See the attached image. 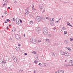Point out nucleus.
I'll use <instances>...</instances> for the list:
<instances>
[{
    "mask_svg": "<svg viewBox=\"0 0 73 73\" xmlns=\"http://www.w3.org/2000/svg\"><path fill=\"white\" fill-rule=\"evenodd\" d=\"M43 33L44 35H46L48 33V28L45 27L43 29Z\"/></svg>",
    "mask_w": 73,
    "mask_h": 73,
    "instance_id": "obj_1",
    "label": "nucleus"
},
{
    "mask_svg": "<svg viewBox=\"0 0 73 73\" xmlns=\"http://www.w3.org/2000/svg\"><path fill=\"white\" fill-rule=\"evenodd\" d=\"M41 16H38L36 18V21H41Z\"/></svg>",
    "mask_w": 73,
    "mask_h": 73,
    "instance_id": "obj_2",
    "label": "nucleus"
},
{
    "mask_svg": "<svg viewBox=\"0 0 73 73\" xmlns=\"http://www.w3.org/2000/svg\"><path fill=\"white\" fill-rule=\"evenodd\" d=\"M30 41L33 43V44H36V40H35V39H33V38H31L30 39Z\"/></svg>",
    "mask_w": 73,
    "mask_h": 73,
    "instance_id": "obj_3",
    "label": "nucleus"
},
{
    "mask_svg": "<svg viewBox=\"0 0 73 73\" xmlns=\"http://www.w3.org/2000/svg\"><path fill=\"white\" fill-rule=\"evenodd\" d=\"M13 59L15 62H17V60H18V59L17 58H16L15 56H13Z\"/></svg>",
    "mask_w": 73,
    "mask_h": 73,
    "instance_id": "obj_4",
    "label": "nucleus"
},
{
    "mask_svg": "<svg viewBox=\"0 0 73 73\" xmlns=\"http://www.w3.org/2000/svg\"><path fill=\"white\" fill-rule=\"evenodd\" d=\"M15 38L17 39H18V40H21V38L20 37L19 35L16 34L15 35Z\"/></svg>",
    "mask_w": 73,
    "mask_h": 73,
    "instance_id": "obj_5",
    "label": "nucleus"
},
{
    "mask_svg": "<svg viewBox=\"0 0 73 73\" xmlns=\"http://www.w3.org/2000/svg\"><path fill=\"white\" fill-rule=\"evenodd\" d=\"M64 55H65V56H69V54L67 52H64Z\"/></svg>",
    "mask_w": 73,
    "mask_h": 73,
    "instance_id": "obj_6",
    "label": "nucleus"
},
{
    "mask_svg": "<svg viewBox=\"0 0 73 73\" xmlns=\"http://www.w3.org/2000/svg\"><path fill=\"white\" fill-rule=\"evenodd\" d=\"M50 20L49 21H50V22H52L53 21H54V19L53 18H51L49 19Z\"/></svg>",
    "mask_w": 73,
    "mask_h": 73,
    "instance_id": "obj_7",
    "label": "nucleus"
},
{
    "mask_svg": "<svg viewBox=\"0 0 73 73\" xmlns=\"http://www.w3.org/2000/svg\"><path fill=\"white\" fill-rule=\"evenodd\" d=\"M29 11L28 10H26L25 11V13L26 14V15H28V14H29Z\"/></svg>",
    "mask_w": 73,
    "mask_h": 73,
    "instance_id": "obj_8",
    "label": "nucleus"
},
{
    "mask_svg": "<svg viewBox=\"0 0 73 73\" xmlns=\"http://www.w3.org/2000/svg\"><path fill=\"white\" fill-rule=\"evenodd\" d=\"M40 28L39 27H38L36 29V31H37L38 32H39L40 31Z\"/></svg>",
    "mask_w": 73,
    "mask_h": 73,
    "instance_id": "obj_9",
    "label": "nucleus"
},
{
    "mask_svg": "<svg viewBox=\"0 0 73 73\" xmlns=\"http://www.w3.org/2000/svg\"><path fill=\"white\" fill-rule=\"evenodd\" d=\"M60 53H61V55H64V52L63 51L61 50L60 51Z\"/></svg>",
    "mask_w": 73,
    "mask_h": 73,
    "instance_id": "obj_10",
    "label": "nucleus"
},
{
    "mask_svg": "<svg viewBox=\"0 0 73 73\" xmlns=\"http://www.w3.org/2000/svg\"><path fill=\"white\" fill-rule=\"evenodd\" d=\"M64 42L65 44H68V43H69V41L67 40H65L64 41Z\"/></svg>",
    "mask_w": 73,
    "mask_h": 73,
    "instance_id": "obj_11",
    "label": "nucleus"
},
{
    "mask_svg": "<svg viewBox=\"0 0 73 73\" xmlns=\"http://www.w3.org/2000/svg\"><path fill=\"white\" fill-rule=\"evenodd\" d=\"M72 62H73V60H70L69 61V63H68L69 64V65H70H70H71Z\"/></svg>",
    "mask_w": 73,
    "mask_h": 73,
    "instance_id": "obj_12",
    "label": "nucleus"
},
{
    "mask_svg": "<svg viewBox=\"0 0 73 73\" xmlns=\"http://www.w3.org/2000/svg\"><path fill=\"white\" fill-rule=\"evenodd\" d=\"M59 71V73H64V70H58Z\"/></svg>",
    "mask_w": 73,
    "mask_h": 73,
    "instance_id": "obj_13",
    "label": "nucleus"
},
{
    "mask_svg": "<svg viewBox=\"0 0 73 73\" xmlns=\"http://www.w3.org/2000/svg\"><path fill=\"white\" fill-rule=\"evenodd\" d=\"M50 25H52V26H54V23L53 22H51V23H50Z\"/></svg>",
    "mask_w": 73,
    "mask_h": 73,
    "instance_id": "obj_14",
    "label": "nucleus"
},
{
    "mask_svg": "<svg viewBox=\"0 0 73 73\" xmlns=\"http://www.w3.org/2000/svg\"><path fill=\"white\" fill-rule=\"evenodd\" d=\"M16 23L17 25H18L20 24V22H19V21H16Z\"/></svg>",
    "mask_w": 73,
    "mask_h": 73,
    "instance_id": "obj_15",
    "label": "nucleus"
},
{
    "mask_svg": "<svg viewBox=\"0 0 73 73\" xmlns=\"http://www.w3.org/2000/svg\"><path fill=\"white\" fill-rule=\"evenodd\" d=\"M19 47H17L15 48V49H16V50H17V51H19Z\"/></svg>",
    "mask_w": 73,
    "mask_h": 73,
    "instance_id": "obj_16",
    "label": "nucleus"
},
{
    "mask_svg": "<svg viewBox=\"0 0 73 73\" xmlns=\"http://www.w3.org/2000/svg\"><path fill=\"white\" fill-rule=\"evenodd\" d=\"M39 8H40V9H41V10H42V7L41 6L39 5Z\"/></svg>",
    "mask_w": 73,
    "mask_h": 73,
    "instance_id": "obj_17",
    "label": "nucleus"
},
{
    "mask_svg": "<svg viewBox=\"0 0 73 73\" xmlns=\"http://www.w3.org/2000/svg\"><path fill=\"white\" fill-rule=\"evenodd\" d=\"M65 66H70V65H69V64H65Z\"/></svg>",
    "mask_w": 73,
    "mask_h": 73,
    "instance_id": "obj_18",
    "label": "nucleus"
},
{
    "mask_svg": "<svg viewBox=\"0 0 73 73\" xmlns=\"http://www.w3.org/2000/svg\"><path fill=\"white\" fill-rule=\"evenodd\" d=\"M5 64V62H4V61H2V62H1V64L3 65V64Z\"/></svg>",
    "mask_w": 73,
    "mask_h": 73,
    "instance_id": "obj_19",
    "label": "nucleus"
},
{
    "mask_svg": "<svg viewBox=\"0 0 73 73\" xmlns=\"http://www.w3.org/2000/svg\"><path fill=\"white\" fill-rule=\"evenodd\" d=\"M52 56H55V54H54V52H52Z\"/></svg>",
    "mask_w": 73,
    "mask_h": 73,
    "instance_id": "obj_20",
    "label": "nucleus"
},
{
    "mask_svg": "<svg viewBox=\"0 0 73 73\" xmlns=\"http://www.w3.org/2000/svg\"><path fill=\"white\" fill-rule=\"evenodd\" d=\"M16 20L17 21H19L20 20V18H17L16 19Z\"/></svg>",
    "mask_w": 73,
    "mask_h": 73,
    "instance_id": "obj_21",
    "label": "nucleus"
},
{
    "mask_svg": "<svg viewBox=\"0 0 73 73\" xmlns=\"http://www.w3.org/2000/svg\"><path fill=\"white\" fill-rule=\"evenodd\" d=\"M30 24L32 25L33 24V22L32 21H31L30 22Z\"/></svg>",
    "mask_w": 73,
    "mask_h": 73,
    "instance_id": "obj_22",
    "label": "nucleus"
},
{
    "mask_svg": "<svg viewBox=\"0 0 73 73\" xmlns=\"http://www.w3.org/2000/svg\"><path fill=\"white\" fill-rule=\"evenodd\" d=\"M12 31L13 32H15L16 31V29H13L12 30Z\"/></svg>",
    "mask_w": 73,
    "mask_h": 73,
    "instance_id": "obj_23",
    "label": "nucleus"
},
{
    "mask_svg": "<svg viewBox=\"0 0 73 73\" xmlns=\"http://www.w3.org/2000/svg\"><path fill=\"white\" fill-rule=\"evenodd\" d=\"M48 36L49 37H52V35L51 34H48Z\"/></svg>",
    "mask_w": 73,
    "mask_h": 73,
    "instance_id": "obj_24",
    "label": "nucleus"
},
{
    "mask_svg": "<svg viewBox=\"0 0 73 73\" xmlns=\"http://www.w3.org/2000/svg\"><path fill=\"white\" fill-rule=\"evenodd\" d=\"M44 66H48V64L46 63H45L44 64Z\"/></svg>",
    "mask_w": 73,
    "mask_h": 73,
    "instance_id": "obj_25",
    "label": "nucleus"
},
{
    "mask_svg": "<svg viewBox=\"0 0 73 73\" xmlns=\"http://www.w3.org/2000/svg\"><path fill=\"white\" fill-rule=\"evenodd\" d=\"M22 71H23L22 70H19V72H18V73H20H20H21V72H22Z\"/></svg>",
    "mask_w": 73,
    "mask_h": 73,
    "instance_id": "obj_26",
    "label": "nucleus"
},
{
    "mask_svg": "<svg viewBox=\"0 0 73 73\" xmlns=\"http://www.w3.org/2000/svg\"><path fill=\"white\" fill-rule=\"evenodd\" d=\"M62 29L63 30H65L66 29V28L65 27H63L62 28Z\"/></svg>",
    "mask_w": 73,
    "mask_h": 73,
    "instance_id": "obj_27",
    "label": "nucleus"
},
{
    "mask_svg": "<svg viewBox=\"0 0 73 73\" xmlns=\"http://www.w3.org/2000/svg\"><path fill=\"white\" fill-rule=\"evenodd\" d=\"M46 41H47L48 42H49V39H46L45 40Z\"/></svg>",
    "mask_w": 73,
    "mask_h": 73,
    "instance_id": "obj_28",
    "label": "nucleus"
},
{
    "mask_svg": "<svg viewBox=\"0 0 73 73\" xmlns=\"http://www.w3.org/2000/svg\"><path fill=\"white\" fill-rule=\"evenodd\" d=\"M64 35H65V34H66V33H67V32H66V31H64Z\"/></svg>",
    "mask_w": 73,
    "mask_h": 73,
    "instance_id": "obj_29",
    "label": "nucleus"
},
{
    "mask_svg": "<svg viewBox=\"0 0 73 73\" xmlns=\"http://www.w3.org/2000/svg\"><path fill=\"white\" fill-rule=\"evenodd\" d=\"M36 59L37 60H39V58H38V57L36 56Z\"/></svg>",
    "mask_w": 73,
    "mask_h": 73,
    "instance_id": "obj_30",
    "label": "nucleus"
},
{
    "mask_svg": "<svg viewBox=\"0 0 73 73\" xmlns=\"http://www.w3.org/2000/svg\"><path fill=\"white\" fill-rule=\"evenodd\" d=\"M67 25H69V26H70V23H69V22L67 23Z\"/></svg>",
    "mask_w": 73,
    "mask_h": 73,
    "instance_id": "obj_31",
    "label": "nucleus"
},
{
    "mask_svg": "<svg viewBox=\"0 0 73 73\" xmlns=\"http://www.w3.org/2000/svg\"><path fill=\"white\" fill-rule=\"evenodd\" d=\"M32 9L33 11H35V8H32Z\"/></svg>",
    "mask_w": 73,
    "mask_h": 73,
    "instance_id": "obj_32",
    "label": "nucleus"
},
{
    "mask_svg": "<svg viewBox=\"0 0 73 73\" xmlns=\"http://www.w3.org/2000/svg\"><path fill=\"white\" fill-rule=\"evenodd\" d=\"M22 20H21V19H20V23H21V24L22 23Z\"/></svg>",
    "mask_w": 73,
    "mask_h": 73,
    "instance_id": "obj_33",
    "label": "nucleus"
},
{
    "mask_svg": "<svg viewBox=\"0 0 73 73\" xmlns=\"http://www.w3.org/2000/svg\"><path fill=\"white\" fill-rule=\"evenodd\" d=\"M70 66H73V62H72L71 64H70Z\"/></svg>",
    "mask_w": 73,
    "mask_h": 73,
    "instance_id": "obj_34",
    "label": "nucleus"
},
{
    "mask_svg": "<svg viewBox=\"0 0 73 73\" xmlns=\"http://www.w3.org/2000/svg\"><path fill=\"white\" fill-rule=\"evenodd\" d=\"M34 63H35V64H36V63H37V62L36 61V60L34 61Z\"/></svg>",
    "mask_w": 73,
    "mask_h": 73,
    "instance_id": "obj_35",
    "label": "nucleus"
},
{
    "mask_svg": "<svg viewBox=\"0 0 73 73\" xmlns=\"http://www.w3.org/2000/svg\"><path fill=\"white\" fill-rule=\"evenodd\" d=\"M7 21H8V22H9V21H11V20L8 19H7Z\"/></svg>",
    "mask_w": 73,
    "mask_h": 73,
    "instance_id": "obj_36",
    "label": "nucleus"
},
{
    "mask_svg": "<svg viewBox=\"0 0 73 73\" xmlns=\"http://www.w3.org/2000/svg\"><path fill=\"white\" fill-rule=\"evenodd\" d=\"M70 41H73V39H72V38H70Z\"/></svg>",
    "mask_w": 73,
    "mask_h": 73,
    "instance_id": "obj_37",
    "label": "nucleus"
},
{
    "mask_svg": "<svg viewBox=\"0 0 73 73\" xmlns=\"http://www.w3.org/2000/svg\"><path fill=\"white\" fill-rule=\"evenodd\" d=\"M59 22V21H56L55 23H58Z\"/></svg>",
    "mask_w": 73,
    "mask_h": 73,
    "instance_id": "obj_38",
    "label": "nucleus"
},
{
    "mask_svg": "<svg viewBox=\"0 0 73 73\" xmlns=\"http://www.w3.org/2000/svg\"><path fill=\"white\" fill-rule=\"evenodd\" d=\"M52 29L53 30H54V31H55V30H56V28H55V27L53 28Z\"/></svg>",
    "mask_w": 73,
    "mask_h": 73,
    "instance_id": "obj_39",
    "label": "nucleus"
},
{
    "mask_svg": "<svg viewBox=\"0 0 73 73\" xmlns=\"http://www.w3.org/2000/svg\"><path fill=\"white\" fill-rule=\"evenodd\" d=\"M3 7H5V5H7L6 4H5V3H4V4H3Z\"/></svg>",
    "mask_w": 73,
    "mask_h": 73,
    "instance_id": "obj_40",
    "label": "nucleus"
},
{
    "mask_svg": "<svg viewBox=\"0 0 73 73\" xmlns=\"http://www.w3.org/2000/svg\"><path fill=\"white\" fill-rule=\"evenodd\" d=\"M55 73H60L59 72V71L58 70V71H57L55 72Z\"/></svg>",
    "mask_w": 73,
    "mask_h": 73,
    "instance_id": "obj_41",
    "label": "nucleus"
},
{
    "mask_svg": "<svg viewBox=\"0 0 73 73\" xmlns=\"http://www.w3.org/2000/svg\"><path fill=\"white\" fill-rule=\"evenodd\" d=\"M33 53H34V54H36L37 53H36V52L35 51H34Z\"/></svg>",
    "mask_w": 73,
    "mask_h": 73,
    "instance_id": "obj_42",
    "label": "nucleus"
},
{
    "mask_svg": "<svg viewBox=\"0 0 73 73\" xmlns=\"http://www.w3.org/2000/svg\"><path fill=\"white\" fill-rule=\"evenodd\" d=\"M46 19H47L48 20H49V18L46 17Z\"/></svg>",
    "mask_w": 73,
    "mask_h": 73,
    "instance_id": "obj_43",
    "label": "nucleus"
},
{
    "mask_svg": "<svg viewBox=\"0 0 73 73\" xmlns=\"http://www.w3.org/2000/svg\"><path fill=\"white\" fill-rule=\"evenodd\" d=\"M4 13L5 14H7V11H5V12H4Z\"/></svg>",
    "mask_w": 73,
    "mask_h": 73,
    "instance_id": "obj_44",
    "label": "nucleus"
},
{
    "mask_svg": "<svg viewBox=\"0 0 73 73\" xmlns=\"http://www.w3.org/2000/svg\"><path fill=\"white\" fill-rule=\"evenodd\" d=\"M68 49L69 50H71V49L70 48H68Z\"/></svg>",
    "mask_w": 73,
    "mask_h": 73,
    "instance_id": "obj_45",
    "label": "nucleus"
},
{
    "mask_svg": "<svg viewBox=\"0 0 73 73\" xmlns=\"http://www.w3.org/2000/svg\"><path fill=\"white\" fill-rule=\"evenodd\" d=\"M3 1H7V0H3Z\"/></svg>",
    "mask_w": 73,
    "mask_h": 73,
    "instance_id": "obj_46",
    "label": "nucleus"
},
{
    "mask_svg": "<svg viewBox=\"0 0 73 73\" xmlns=\"http://www.w3.org/2000/svg\"><path fill=\"white\" fill-rule=\"evenodd\" d=\"M13 21H15V18H13Z\"/></svg>",
    "mask_w": 73,
    "mask_h": 73,
    "instance_id": "obj_47",
    "label": "nucleus"
},
{
    "mask_svg": "<svg viewBox=\"0 0 73 73\" xmlns=\"http://www.w3.org/2000/svg\"><path fill=\"white\" fill-rule=\"evenodd\" d=\"M38 42H41V40H38Z\"/></svg>",
    "mask_w": 73,
    "mask_h": 73,
    "instance_id": "obj_48",
    "label": "nucleus"
},
{
    "mask_svg": "<svg viewBox=\"0 0 73 73\" xmlns=\"http://www.w3.org/2000/svg\"><path fill=\"white\" fill-rule=\"evenodd\" d=\"M34 5H33V7L32 8H34Z\"/></svg>",
    "mask_w": 73,
    "mask_h": 73,
    "instance_id": "obj_49",
    "label": "nucleus"
},
{
    "mask_svg": "<svg viewBox=\"0 0 73 73\" xmlns=\"http://www.w3.org/2000/svg\"><path fill=\"white\" fill-rule=\"evenodd\" d=\"M24 54H25V55H27V53H25Z\"/></svg>",
    "mask_w": 73,
    "mask_h": 73,
    "instance_id": "obj_50",
    "label": "nucleus"
},
{
    "mask_svg": "<svg viewBox=\"0 0 73 73\" xmlns=\"http://www.w3.org/2000/svg\"><path fill=\"white\" fill-rule=\"evenodd\" d=\"M18 46H20V44H18Z\"/></svg>",
    "mask_w": 73,
    "mask_h": 73,
    "instance_id": "obj_51",
    "label": "nucleus"
},
{
    "mask_svg": "<svg viewBox=\"0 0 73 73\" xmlns=\"http://www.w3.org/2000/svg\"><path fill=\"white\" fill-rule=\"evenodd\" d=\"M8 9H10V7H8Z\"/></svg>",
    "mask_w": 73,
    "mask_h": 73,
    "instance_id": "obj_52",
    "label": "nucleus"
},
{
    "mask_svg": "<svg viewBox=\"0 0 73 73\" xmlns=\"http://www.w3.org/2000/svg\"><path fill=\"white\" fill-rule=\"evenodd\" d=\"M7 23V21H5V23Z\"/></svg>",
    "mask_w": 73,
    "mask_h": 73,
    "instance_id": "obj_53",
    "label": "nucleus"
},
{
    "mask_svg": "<svg viewBox=\"0 0 73 73\" xmlns=\"http://www.w3.org/2000/svg\"><path fill=\"white\" fill-rule=\"evenodd\" d=\"M8 26H7V29H8Z\"/></svg>",
    "mask_w": 73,
    "mask_h": 73,
    "instance_id": "obj_54",
    "label": "nucleus"
},
{
    "mask_svg": "<svg viewBox=\"0 0 73 73\" xmlns=\"http://www.w3.org/2000/svg\"><path fill=\"white\" fill-rule=\"evenodd\" d=\"M70 5H72V3H70Z\"/></svg>",
    "mask_w": 73,
    "mask_h": 73,
    "instance_id": "obj_55",
    "label": "nucleus"
},
{
    "mask_svg": "<svg viewBox=\"0 0 73 73\" xmlns=\"http://www.w3.org/2000/svg\"><path fill=\"white\" fill-rule=\"evenodd\" d=\"M45 12V10H44L43 11H42V13H44V12Z\"/></svg>",
    "mask_w": 73,
    "mask_h": 73,
    "instance_id": "obj_56",
    "label": "nucleus"
},
{
    "mask_svg": "<svg viewBox=\"0 0 73 73\" xmlns=\"http://www.w3.org/2000/svg\"><path fill=\"white\" fill-rule=\"evenodd\" d=\"M70 27H72V25H70Z\"/></svg>",
    "mask_w": 73,
    "mask_h": 73,
    "instance_id": "obj_57",
    "label": "nucleus"
},
{
    "mask_svg": "<svg viewBox=\"0 0 73 73\" xmlns=\"http://www.w3.org/2000/svg\"><path fill=\"white\" fill-rule=\"evenodd\" d=\"M14 3H15V4H16V3H17V2L15 1V2H14Z\"/></svg>",
    "mask_w": 73,
    "mask_h": 73,
    "instance_id": "obj_58",
    "label": "nucleus"
},
{
    "mask_svg": "<svg viewBox=\"0 0 73 73\" xmlns=\"http://www.w3.org/2000/svg\"><path fill=\"white\" fill-rule=\"evenodd\" d=\"M41 65V63H40L38 64V65Z\"/></svg>",
    "mask_w": 73,
    "mask_h": 73,
    "instance_id": "obj_59",
    "label": "nucleus"
},
{
    "mask_svg": "<svg viewBox=\"0 0 73 73\" xmlns=\"http://www.w3.org/2000/svg\"><path fill=\"white\" fill-rule=\"evenodd\" d=\"M24 37H25V34H24Z\"/></svg>",
    "mask_w": 73,
    "mask_h": 73,
    "instance_id": "obj_60",
    "label": "nucleus"
},
{
    "mask_svg": "<svg viewBox=\"0 0 73 73\" xmlns=\"http://www.w3.org/2000/svg\"><path fill=\"white\" fill-rule=\"evenodd\" d=\"M5 4H6V5H7V3H5Z\"/></svg>",
    "mask_w": 73,
    "mask_h": 73,
    "instance_id": "obj_61",
    "label": "nucleus"
},
{
    "mask_svg": "<svg viewBox=\"0 0 73 73\" xmlns=\"http://www.w3.org/2000/svg\"><path fill=\"white\" fill-rule=\"evenodd\" d=\"M2 17H4V16H3V15L2 16Z\"/></svg>",
    "mask_w": 73,
    "mask_h": 73,
    "instance_id": "obj_62",
    "label": "nucleus"
},
{
    "mask_svg": "<svg viewBox=\"0 0 73 73\" xmlns=\"http://www.w3.org/2000/svg\"><path fill=\"white\" fill-rule=\"evenodd\" d=\"M36 73V71H34V73Z\"/></svg>",
    "mask_w": 73,
    "mask_h": 73,
    "instance_id": "obj_63",
    "label": "nucleus"
},
{
    "mask_svg": "<svg viewBox=\"0 0 73 73\" xmlns=\"http://www.w3.org/2000/svg\"><path fill=\"white\" fill-rule=\"evenodd\" d=\"M66 61H67L66 60H65V62H66Z\"/></svg>",
    "mask_w": 73,
    "mask_h": 73,
    "instance_id": "obj_64",
    "label": "nucleus"
}]
</instances>
